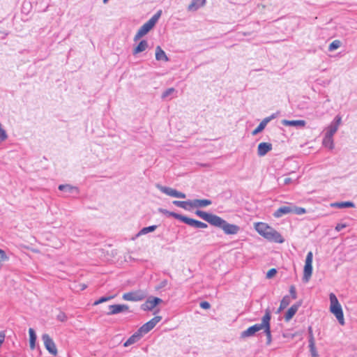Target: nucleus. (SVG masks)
<instances>
[{
    "instance_id": "29",
    "label": "nucleus",
    "mask_w": 357,
    "mask_h": 357,
    "mask_svg": "<svg viewBox=\"0 0 357 357\" xmlns=\"http://www.w3.org/2000/svg\"><path fill=\"white\" fill-rule=\"evenodd\" d=\"M331 207L343 208H349L354 207L355 205L351 202H334L331 204Z\"/></svg>"
},
{
    "instance_id": "48",
    "label": "nucleus",
    "mask_w": 357,
    "mask_h": 357,
    "mask_svg": "<svg viewBox=\"0 0 357 357\" xmlns=\"http://www.w3.org/2000/svg\"><path fill=\"white\" fill-rule=\"evenodd\" d=\"M275 118V114H272L271 116H270L268 117H266L264 119H268V122H270L272 119H273Z\"/></svg>"
},
{
    "instance_id": "11",
    "label": "nucleus",
    "mask_w": 357,
    "mask_h": 357,
    "mask_svg": "<svg viewBox=\"0 0 357 357\" xmlns=\"http://www.w3.org/2000/svg\"><path fill=\"white\" fill-rule=\"evenodd\" d=\"M161 319L162 317L160 316H155L150 321L143 324L138 330L142 335L146 334L151 331Z\"/></svg>"
},
{
    "instance_id": "32",
    "label": "nucleus",
    "mask_w": 357,
    "mask_h": 357,
    "mask_svg": "<svg viewBox=\"0 0 357 357\" xmlns=\"http://www.w3.org/2000/svg\"><path fill=\"white\" fill-rule=\"evenodd\" d=\"M158 226L157 225H151V226H149V227H143L139 231V233L137 234V236H142V235H145L149 232H153L156 229H157Z\"/></svg>"
},
{
    "instance_id": "23",
    "label": "nucleus",
    "mask_w": 357,
    "mask_h": 357,
    "mask_svg": "<svg viewBox=\"0 0 357 357\" xmlns=\"http://www.w3.org/2000/svg\"><path fill=\"white\" fill-rule=\"evenodd\" d=\"M192 208H204L212 204L210 199H193Z\"/></svg>"
},
{
    "instance_id": "24",
    "label": "nucleus",
    "mask_w": 357,
    "mask_h": 357,
    "mask_svg": "<svg viewBox=\"0 0 357 357\" xmlns=\"http://www.w3.org/2000/svg\"><path fill=\"white\" fill-rule=\"evenodd\" d=\"M173 204L178 207H181L185 210H190L191 208H192V200H188V201H173Z\"/></svg>"
},
{
    "instance_id": "28",
    "label": "nucleus",
    "mask_w": 357,
    "mask_h": 357,
    "mask_svg": "<svg viewBox=\"0 0 357 357\" xmlns=\"http://www.w3.org/2000/svg\"><path fill=\"white\" fill-rule=\"evenodd\" d=\"M148 46V42L146 40H142L133 50V54H137L140 52L145 51L147 49Z\"/></svg>"
},
{
    "instance_id": "37",
    "label": "nucleus",
    "mask_w": 357,
    "mask_h": 357,
    "mask_svg": "<svg viewBox=\"0 0 357 357\" xmlns=\"http://www.w3.org/2000/svg\"><path fill=\"white\" fill-rule=\"evenodd\" d=\"M174 93H176L175 89L174 88H169V89H167L166 91H165L162 93L161 98L162 99H166L167 98H168L169 96H172Z\"/></svg>"
},
{
    "instance_id": "46",
    "label": "nucleus",
    "mask_w": 357,
    "mask_h": 357,
    "mask_svg": "<svg viewBox=\"0 0 357 357\" xmlns=\"http://www.w3.org/2000/svg\"><path fill=\"white\" fill-rule=\"evenodd\" d=\"M289 292H290L292 298L294 299H295L296 298V289H295V287L294 286H291L290 287Z\"/></svg>"
},
{
    "instance_id": "31",
    "label": "nucleus",
    "mask_w": 357,
    "mask_h": 357,
    "mask_svg": "<svg viewBox=\"0 0 357 357\" xmlns=\"http://www.w3.org/2000/svg\"><path fill=\"white\" fill-rule=\"evenodd\" d=\"M268 123V119H263L259 123V125L252 132V135H256L258 133L261 132L265 128Z\"/></svg>"
},
{
    "instance_id": "6",
    "label": "nucleus",
    "mask_w": 357,
    "mask_h": 357,
    "mask_svg": "<svg viewBox=\"0 0 357 357\" xmlns=\"http://www.w3.org/2000/svg\"><path fill=\"white\" fill-rule=\"evenodd\" d=\"M271 312L269 310H266L265 314L263 316V331L266 335V344L269 345L271 343Z\"/></svg>"
},
{
    "instance_id": "9",
    "label": "nucleus",
    "mask_w": 357,
    "mask_h": 357,
    "mask_svg": "<svg viewBox=\"0 0 357 357\" xmlns=\"http://www.w3.org/2000/svg\"><path fill=\"white\" fill-rule=\"evenodd\" d=\"M341 123L342 117L340 115H337L330 125L326 128L324 135L333 137L337 131Z\"/></svg>"
},
{
    "instance_id": "39",
    "label": "nucleus",
    "mask_w": 357,
    "mask_h": 357,
    "mask_svg": "<svg viewBox=\"0 0 357 357\" xmlns=\"http://www.w3.org/2000/svg\"><path fill=\"white\" fill-rule=\"evenodd\" d=\"M308 335H309V344L312 346L313 342H315L314 337L313 335L312 326L308 327Z\"/></svg>"
},
{
    "instance_id": "26",
    "label": "nucleus",
    "mask_w": 357,
    "mask_h": 357,
    "mask_svg": "<svg viewBox=\"0 0 357 357\" xmlns=\"http://www.w3.org/2000/svg\"><path fill=\"white\" fill-rule=\"evenodd\" d=\"M282 124L284 126H295V127H304L305 126V121L303 120H283Z\"/></svg>"
},
{
    "instance_id": "13",
    "label": "nucleus",
    "mask_w": 357,
    "mask_h": 357,
    "mask_svg": "<svg viewBox=\"0 0 357 357\" xmlns=\"http://www.w3.org/2000/svg\"><path fill=\"white\" fill-rule=\"evenodd\" d=\"M162 300L157 297H149L146 301L141 305L142 310L144 311L152 310L157 305L161 303Z\"/></svg>"
},
{
    "instance_id": "25",
    "label": "nucleus",
    "mask_w": 357,
    "mask_h": 357,
    "mask_svg": "<svg viewBox=\"0 0 357 357\" xmlns=\"http://www.w3.org/2000/svg\"><path fill=\"white\" fill-rule=\"evenodd\" d=\"M155 59L157 61H168L169 58L166 55L165 52L160 46H157L155 48Z\"/></svg>"
},
{
    "instance_id": "8",
    "label": "nucleus",
    "mask_w": 357,
    "mask_h": 357,
    "mask_svg": "<svg viewBox=\"0 0 357 357\" xmlns=\"http://www.w3.org/2000/svg\"><path fill=\"white\" fill-rule=\"evenodd\" d=\"M157 188L162 192V193L172 197H176V198H181L185 199L186 197V195L185 193H183L181 192L177 191L176 190L169 188L161 185L160 184L156 185Z\"/></svg>"
},
{
    "instance_id": "47",
    "label": "nucleus",
    "mask_w": 357,
    "mask_h": 357,
    "mask_svg": "<svg viewBox=\"0 0 357 357\" xmlns=\"http://www.w3.org/2000/svg\"><path fill=\"white\" fill-rule=\"evenodd\" d=\"M292 178L289 177H287L284 179V185H289L292 183Z\"/></svg>"
},
{
    "instance_id": "4",
    "label": "nucleus",
    "mask_w": 357,
    "mask_h": 357,
    "mask_svg": "<svg viewBox=\"0 0 357 357\" xmlns=\"http://www.w3.org/2000/svg\"><path fill=\"white\" fill-rule=\"evenodd\" d=\"M214 226L221 228L226 234H236L239 231L238 226L229 224L219 216Z\"/></svg>"
},
{
    "instance_id": "18",
    "label": "nucleus",
    "mask_w": 357,
    "mask_h": 357,
    "mask_svg": "<svg viewBox=\"0 0 357 357\" xmlns=\"http://www.w3.org/2000/svg\"><path fill=\"white\" fill-rule=\"evenodd\" d=\"M292 212V204H287L280 207L278 210H276L273 215L275 218H280L284 215L291 213Z\"/></svg>"
},
{
    "instance_id": "10",
    "label": "nucleus",
    "mask_w": 357,
    "mask_h": 357,
    "mask_svg": "<svg viewBox=\"0 0 357 357\" xmlns=\"http://www.w3.org/2000/svg\"><path fill=\"white\" fill-rule=\"evenodd\" d=\"M42 340L43 341L45 349L53 356H56L58 351L56 344L53 340L48 334H43L42 335Z\"/></svg>"
},
{
    "instance_id": "41",
    "label": "nucleus",
    "mask_w": 357,
    "mask_h": 357,
    "mask_svg": "<svg viewBox=\"0 0 357 357\" xmlns=\"http://www.w3.org/2000/svg\"><path fill=\"white\" fill-rule=\"evenodd\" d=\"M56 319H57V320H59L61 322H64L67 320V316L64 312H60L58 314V315L56 316Z\"/></svg>"
},
{
    "instance_id": "12",
    "label": "nucleus",
    "mask_w": 357,
    "mask_h": 357,
    "mask_svg": "<svg viewBox=\"0 0 357 357\" xmlns=\"http://www.w3.org/2000/svg\"><path fill=\"white\" fill-rule=\"evenodd\" d=\"M263 329V318L261 319V322L260 324H256L246 330L243 331L241 333V337L245 338L252 337L255 335V333Z\"/></svg>"
},
{
    "instance_id": "2",
    "label": "nucleus",
    "mask_w": 357,
    "mask_h": 357,
    "mask_svg": "<svg viewBox=\"0 0 357 357\" xmlns=\"http://www.w3.org/2000/svg\"><path fill=\"white\" fill-rule=\"evenodd\" d=\"M162 14V10H158L155 15H153L146 23H144L138 30L136 35L134 37V40L137 41L139 40L142 37L148 33L155 25L158 22L160 15Z\"/></svg>"
},
{
    "instance_id": "42",
    "label": "nucleus",
    "mask_w": 357,
    "mask_h": 357,
    "mask_svg": "<svg viewBox=\"0 0 357 357\" xmlns=\"http://www.w3.org/2000/svg\"><path fill=\"white\" fill-rule=\"evenodd\" d=\"M347 227V225L346 223H338L335 227V230L337 231H340L343 229L346 228Z\"/></svg>"
},
{
    "instance_id": "17",
    "label": "nucleus",
    "mask_w": 357,
    "mask_h": 357,
    "mask_svg": "<svg viewBox=\"0 0 357 357\" xmlns=\"http://www.w3.org/2000/svg\"><path fill=\"white\" fill-rule=\"evenodd\" d=\"M273 149V146L271 143L268 142H261L259 144L257 147V155L259 157L264 156L269 151H271Z\"/></svg>"
},
{
    "instance_id": "45",
    "label": "nucleus",
    "mask_w": 357,
    "mask_h": 357,
    "mask_svg": "<svg viewBox=\"0 0 357 357\" xmlns=\"http://www.w3.org/2000/svg\"><path fill=\"white\" fill-rule=\"evenodd\" d=\"M168 284V281L167 280H163L162 281H161L158 285V287H157V289H162V288H164L165 287H166Z\"/></svg>"
},
{
    "instance_id": "35",
    "label": "nucleus",
    "mask_w": 357,
    "mask_h": 357,
    "mask_svg": "<svg viewBox=\"0 0 357 357\" xmlns=\"http://www.w3.org/2000/svg\"><path fill=\"white\" fill-rule=\"evenodd\" d=\"M342 45V43L340 40H333L330 45H329V47H328V50L332 52L335 50H337V48H339Z\"/></svg>"
},
{
    "instance_id": "49",
    "label": "nucleus",
    "mask_w": 357,
    "mask_h": 357,
    "mask_svg": "<svg viewBox=\"0 0 357 357\" xmlns=\"http://www.w3.org/2000/svg\"><path fill=\"white\" fill-rule=\"evenodd\" d=\"M3 338H4V336L3 335L2 336V339H0V347L1 346V344H3Z\"/></svg>"
},
{
    "instance_id": "36",
    "label": "nucleus",
    "mask_w": 357,
    "mask_h": 357,
    "mask_svg": "<svg viewBox=\"0 0 357 357\" xmlns=\"http://www.w3.org/2000/svg\"><path fill=\"white\" fill-rule=\"evenodd\" d=\"M306 211L304 208L298 207L292 204V212L291 213L297 214V215H303L305 213Z\"/></svg>"
},
{
    "instance_id": "38",
    "label": "nucleus",
    "mask_w": 357,
    "mask_h": 357,
    "mask_svg": "<svg viewBox=\"0 0 357 357\" xmlns=\"http://www.w3.org/2000/svg\"><path fill=\"white\" fill-rule=\"evenodd\" d=\"M113 298H114V296H103V297H101L98 300L94 302L93 305H99L100 303H102L104 302L108 301L111 300Z\"/></svg>"
},
{
    "instance_id": "21",
    "label": "nucleus",
    "mask_w": 357,
    "mask_h": 357,
    "mask_svg": "<svg viewBox=\"0 0 357 357\" xmlns=\"http://www.w3.org/2000/svg\"><path fill=\"white\" fill-rule=\"evenodd\" d=\"M59 190L61 191H63L70 194H78L79 189L76 186H73L71 185L66 184V185H59Z\"/></svg>"
},
{
    "instance_id": "34",
    "label": "nucleus",
    "mask_w": 357,
    "mask_h": 357,
    "mask_svg": "<svg viewBox=\"0 0 357 357\" xmlns=\"http://www.w3.org/2000/svg\"><path fill=\"white\" fill-rule=\"evenodd\" d=\"M290 298L289 296H285L283 297L280 302V307L278 309V311H281L286 308L290 303Z\"/></svg>"
},
{
    "instance_id": "16",
    "label": "nucleus",
    "mask_w": 357,
    "mask_h": 357,
    "mask_svg": "<svg viewBox=\"0 0 357 357\" xmlns=\"http://www.w3.org/2000/svg\"><path fill=\"white\" fill-rule=\"evenodd\" d=\"M195 214L213 226L215 225L218 218V216L216 215L208 213L205 211L200 210H197L195 212Z\"/></svg>"
},
{
    "instance_id": "15",
    "label": "nucleus",
    "mask_w": 357,
    "mask_h": 357,
    "mask_svg": "<svg viewBox=\"0 0 357 357\" xmlns=\"http://www.w3.org/2000/svg\"><path fill=\"white\" fill-rule=\"evenodd\" d=\"M180 220L195 228L204 229L207 227V225L206 223L182 215L180 218Z\"/></svg>"
},
{
    "instance_id": "27",
    "label": "nucleus",
    "mask_w": 357,
    "mask_h": 357,
    "mask_svg": "<svg viewBox=\"0 0 357 357\" xmlns=\"http://www.w3.org/2000/svg\"><path fill=\"white\" fill-rule=\"evenodd\" d=\"M322 144L324 147L332 150L334 149V141H333V137L328 136L326 135H324Z\"/></svg>"
},
{
    "instance_id": "30",
    "label": "nucleus",
    "mask_w": 357,
    "mask_h": 357,
    "mask_svg": "<svg viewBox=\"0 0 357 357\" xmlns=\"http://www.w3.org/2000/svg\"><path fill=\"white\" fill-rule=\"evenodd\" d=\"M29 346L31 349L33 350L35 349V344L36 341V334L35 333V331L30 328L29 329Z\"/></svg>"
},
{
    "instance_id": "3",
    "label": "nucleus",
    "mask_w": 357,
    "mask_h": 357,
    "mask_svg": "<svg viewBox=\"0 0 357 357\" xmlns=\"http://www.w3.org/2000/svg\"><path fill=\"white\" fill-rule=\"evenodd\" d=\"M329 298L331 303L330 312L335 315L339 324L343 326L344 324V318L340 303L333 293L330 294Z\"/></svg>"
},
{
    "instance_id": "5",
    "label": "nucleus",
    "mask_w": 357,
    "mask_h": 357,
    "mask_svg": "<svg viewBox=\"0 0 357 357\" xmlns=\"http://www.w3.org/2000/svg\"><path fill=\"white\" fill-rule=\"evenodd\" d=\"M312 259L313 254L310 251L306 256L305 266L303 269V280L304 282H307L312 274Z\"/></svg>"
},
{
    "instance_id": "20",
    "label": "nucleus",
    "mask_w": 357,
    "mask_h": 357,
    "mask_svg": "<svg viewBox=\"0 0 357 357\" xmlns=\"http://www.w3.org/2000/svg\"><path fill=\"white\" fill-rule=\"evenodd\" d=\"M206 3V0H192L188 6V11H196Z\"/></svg>"
},
{
    "instance_id": "7",
    "label": "nucleus",
    "mask_w": 357,
    "mask_h": 357,
    "mask_svg": "<svg viewBox=\"0 0 357 357\" xmlns=\"http://www.w3.org/2000/svg\"><path fill=\"white\" fill-rule=\"evenodd\" d=\"M146 297V293L143 290H137L127 292L123 294V299L129 301H139Z\"/></svg>"
},
{
    "instance_id": "43",
    "label": "nucleus",
    "mask_w": 357,
    "mask_h": 357,
    "mask_svg": "<svg viewBox=\"0 0 357 357\" xmlns=\"http://www.w3.org/2000/svg\"><path fill=\"white\" fill-rule=\"evenodd\" d=\"M277 273L276 271V269L275 268H271L270 269L267 273H266V278H271L273 275H275V273Z\"/></svg>"
},
{
    "instance_id": "33",
    "label": "nucleus",
    "mask_w": 357,
    "mask_h": 357,
    "mask_svg": "<svg viewBox=\"0 0 357 357\" xmlns=\"http://www.w3.org/2000/svg\"><path fill=\"white\" fill-rule=\"evenodd\" d=\"M158 211H159L160 213H161L162 214L167 215L168 216L174 217V218H176L177 220H180V218L181 217V215H180V214H178V213H174V212L169 211H167L166 209H164V208H159Z\"/></svg>"
},
{
    "instance_id": "22",
    "label": "nucleus",
    "mask_w": 357,
    "mask_h": 357,
    "mask_svg": "<svg viewBox=\"0 0 357 357\" xmlns=\"http://www.w3.org/2000/svg\"><path fill=\"white\" fill-rule=\"evenodd\" d=\"M300 305V303L294 304L288 309L287 312L284 315V319L286 321H288L290 319H291V318L295 315V314L298 311Z\"/></svg>"
},
{
    "instance_id": "14",
    "label": "nucleus",
    "mask_w": 357,
    "mask_h": 357,
    "mask_svg": "<svg viewBox=\"0 0 357 357\" xmlns=\"http://www.w3.org/2000/svg\"><path fill=\"white\" fill-rule=\"evenodd\" d=\"M107 315H114L121 312H130L129 306L125 304H116L109 306Z\"/></svg>"
},
{
    "instance_id": "19",
    "label": "nucleus",
    "mask_w": 357,
    "mask_h": 357,
    "mask_svg": "<svg viewBox=\"0 0 357 357\" xmlns=\"http://www.w3.org/2000/svg\"><path fill=\"white\" fill-rule=\"evenodd\" d=\"M142 336L143 335L138 330L124 342L123 346L129 347L136 343L142 338Z\"/></svg>"
},
{
    "instance_id": "44",
    "label": "nucleus",
    "mask_w": 357,
    "mask_h": 357,
    "mask_svg": "<svg viewBox=\"0 0 357 357\" xmlns=\"http://www.w3.org/2000/svg\"><path fill=\"white\" fill-rule=\"evenodd\" d=\"M200 307L203 309H209L211 307V305L207 301H202L200 303Z\"/></svg>"
},
{
    "instance_id": "40",
    "label": "nucleus",
    "mask_w": 357,
    "mask_h": 357,
    "mask_svg": "<svg viewBox=\"0 0 357 357\" xmlns=\"http://www.w3.org/2000/svg\"><path fill=\"white\" fill-rule=\"evenodd\" d=\"M309 347H310V351L311 352L312 356V357H318L319 356H318V354L316 350L315 342H313L312 347L311 344H309Z\"/></svg>"
},
{
    "instance_id": "50",
    "label": "nucleus",
    "mask_w": 357,
    "mask_h": 357,
    "mask_svg": "<svg viewBox=\"0 0 357 357\" xmlns=\"http://www.w3.org/2000/svg\"><path fill=\"white\" fill-rule=\"evenodd\" d=\"M109 0H103V3H106Z\"/></svg>"
},
{
    "instance_id": "1",
    "label": "nucleus",
    "mask_w": 357,
    "mask_h": 357,
    "mask_svg": "<svg viewBox=\"0 0 357 357\" xmlns=\"http://www.w3.org/2000/svg\"><path fill=\"white\" fill-rule=\"evenodd\" d=\"M256 231L268 241L282 243L284 239L281 234L273 227L264 222H257L255 225Z\"/></svg>"
}]
</instances>
